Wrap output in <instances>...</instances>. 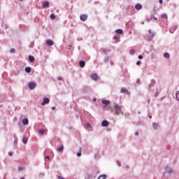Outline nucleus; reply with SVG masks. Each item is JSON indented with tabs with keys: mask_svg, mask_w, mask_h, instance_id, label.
Returning a JSON list of instances; mask_svg holds the SVG:
<instances>
[{
	"mask_svg": "<svg viewBox=\"0 0 179 179\" xmlns=\"http://www.w3.org/2000/svg\"><path fill=\"white\" fill-rule=\"evenodd\" d=\"M106 178H107V175H101L98 178V179H106Z\"/></svg>",
	"mask_w": 179,
	"mask_h": 179,
	"instance_id": "nucleus-19",
	"label": "nucleus"
},
{
	"mask_svg": "<svg viewBox=\"0 0 179 179\" xmlns=\"http://www.w3.org/2000/svg\"><path fill=\"white\" fill-rule=\"evenodd\" d=\"M80 20H82V22H86V20H87V15L86 14H83L80 15Z\"/></svg>",
	"mask_w": 179,
	"mask_h": 179,
	"instance_id": "nucleus-3",
	"label": "nucleus"
},
{
	"mask_svg": "<svg viewBox=\"0 0 179 179\" xmlns=\"http://www.w3.org/2000/svg\"><path fill=\"white\" fill-rule=\"evenodd\" d=\"M45 132V130H44V129H39V134H41V135H44Z\"/></svg>",
	"mask_w": 179,
	"mask_h": 179,
	"instance_id": "nucleus-24",
	"label": "nucleus"
},
{
	"mask_svg": "<svg viewBox=\"0 0 179 179\" xmlns=\"http://www.w3.org/2000/svg\"><path fill=\"white\" fill-rule=\"evenodd\" d=\"M148 32L150 33V34H151V36L150 38V40H152V38H153V37H155V32H152L150 29L148 30Z\"/></svg>",
	"mask_w": 179,
	"mask_h": 179,
	"instance_id": "nucleus-14",
	"label": "nucleus"
},
{
	"mask_svg": "<svg viewBox=\"0 0 179 179\" xmlns=\"http://www.w3.org/2000/svg\"><path fill=\"white\" fill-rule=\"evenodd\" d=\"M141 61H138V62H136V65H141Z\"/></svg>",
	"mask_w": 179,
	"mask_h": 179,
	"instance_id": "nucleus-38",
	"label": "nucleus"
},
{
	"mask_svg": "<svg viewBox=\"0 0 179 179\" xmlns=\"http://www.w3.org/2000/svg\"><path fill=\"white\" fill-rule=\"evenodd\" d=\"M176 99L179 101V91L176 92Z\"/></svg>",
	"mask_w": 179,
	"mask_h": 179,
	"instance_id": "nucleus-28",
	"label": "nucleus"
},
{
	"mask_svg": "<svg viewBox=\"0 0 179 179\" xmlns=\"http://www.w3.org/2000/svg\"><path fill=\"white\" fill-rule=\"evenodd\" d=\"M43 8H50V2L48 1H45L43 3Z\"/></svg>",
	"mask_w": 179,
	"mask_h": 179,
	"instance_id": "nucleus-9",
	"label": "nucleus"
},
{
	"mask_svg": "<svg viewBox=\"0 0 179 179\" xmlns=\"http://www.w3.org/2000/svg\"><path fill=\"white\" fill-rule=\"evenodd\" d=\"M20 179H24V177H22V178H20Z\"/></svg>",
	"mask_w": 179,
	"mask_h": 179,
	"instance_id": "nucleus-49",
	"label": "nucleus"
},
{
	"mask_svg": "<svg viewBox=\"0 0 179 179\" xmlns=\"http://www.w3.org/2000/svg\"><path fill=\"white\" fill-rule=\"evenodd\" d=\"M22 142L23 143H24V145H26V143H27V138L24 137L22 139Z\"/></svg>",
	"mask_w": 179,
	"mask_h": 179,
	"instance_id": "nucleus-27",
	"label": "nucleus"
},
{
	"mask_svg": "<svg viewBox=\"0 0 179 179\" xmlns=\"http://www.w3.org/2000/svg\"><path fill=\"white\" fill-rule=\"evenodd\" d=\"M141 8H142V4H141V3H137L135 6V8L136 9V10H141Z\"/></svg>",
	"mask_w": 179,
	"mask_h": 179,
	"instance_id": "nucleus-12",
	"label": "nucleus"
},
{
	"mask_svg": "<svg viewBox=\"0 0 179 179\" xmlns=\"http://www.w3.org/2000/svg\"><path fill=\"white\" fill-rule=\"evenodd\" d=\"M149 117H150V118H152V115H150Z\"/></svg>",
	"mask_w": 179,
	"mask_h": 179,
	"instance_id": "nucleus-51",
	"label": "nucleus"
},
{
	"mask_svg": "<svg viewBox=\"0 0 179 179\" xmlns=\"http://www.w3.org/2000/svg\"><path fill=\"white\" fill-rule=\"evenodd\" d=\"M159 3H163V0H159Z\"/></svg>",
	"mask_w": 179,
	"mask_h": 179,
	"instance_id": "nucleus-45",
	"label": "nucleus"
},
{
	"mask_svg": "<svg viewBox=\"0 0 179 179\" xmlns=\"http://www.w3.org/2000/svg\"><path fill=\"white\" fill-rule=\"evenodd\" d=\"M101 52L105 54V55H107V54H108L109 52H111V50L110 49H107V48H102V49H101Z\"/></svg>",
	"mask_w": 179,
	"mask_h": 179,
	"instance_id": "nucleus-5",
	"label": "nucleus"
},
{
	"mask_svg": "<svg viewBox=\"0 0 179 179\" xmlns=\"http://www.w3.org/2000/svg\"><path fill=\"white\" fill-rule=\"evenodd\" d=\"M85 127H86V128H91V127H92V125H91L90 123H87V124H85Z\"/></svg>",
	"mask_w": 179,
	"mask_h": 179,
	"instance_id": "nucleus-31",
	"label": "nucleus"
},
{
	"mask_svg": "<svg viewBox=\"0 0 179 179\" xmlns=\"http://www.w3.org/2000/svg\"><path fill=\"white\" fill-rule=\"evenodd\" d=\"M102 104L104 105V109L110 110L113 114H115V115H120V114L122 115V110L121 109V106L117 104V103L114 102L111 106H110V101L103 99L101 101Z\"/></svg>",
	"mask_w": 179,
	"mask_h": 179,
	"instance_id": "nucleus-1",
	"label": "nucleus"
},
{
	"mask_svg": "<svg viewBox=\"0 0 179 179\" xmlns=\"http://www.w3.org/2000/svg\"><path fill=\"white\" fill-rule=\"evenodd\" d=\"M115 31L117 34H122L123 33L122 29H117Z\"/></svg>",
	"mask_w": 179,
	"mask_h": 179,
	"instance_id": "nucleus-25",
	"label": "nucleus"
},
{
	"mask_svg": "<svg viewBox=\"0 0 179 179\" xmlns=\"http://www.w3.org/2000/svg\"><path fill=\"white\" fill-rule=\"evenodd\" d=\"M28 59L29 62H34V57L32 55L29 56Z\"/></svg>",
	"mask_w": 179,
	"mask_h": 179,
	"instance_id": "nucleus-17",
	"label": "nucleus"
},
{
	"mask_svg": "<svg viewBox=\"0 0 179 179\" xmlns=\"http://www.w3.org/2000/svg\"><path fill=\"white\" fill-rule=\"evenodd\" d=\"M129 53H130V54H134V53H135V50H130Z\"/></svg>",
	"mask_w": 179,
	"mask_h": 179,
	"instance_id": "nucleus-33",
	"label": "nucleus"
},
{
	"mask_svg": "<svg viewBox=\"0 0 179 179\" xmlns=\"http://www.w3.org/2000/svg\"><path fill=\"white\" fill-rule=\"evenodd\" d=\"M18 170H19V171H22V170H24V167H23V166H19V167H18Z\"/></svg>",
	"mask_w": 179,
	"mask_h": 179,
	"instance_id": "nucleus-32",
	"label": "nucleus"
},
{
	"mask_svg": "<svg viewBox=\"0 0 179 179\" xmlns=\"http://www.w3.org/2000/svg\"><path fill=\"white\" fill-rule=\"evenodd\" d=\"M13 154L12 152H8V156H10H10H13Z\"/></svg>",
	"mask_w": 179,
	"mask_h": 179,
	"instance_id": "nucleus-41",
	"label": "nucleus"
},
{
	"mask_svg": "<svg viewBox=\"0 0 179 179\" xmlns=\"http://www.w3.org/2000/svg\"><path fill=\"white\" fill-rule=\"evenodd\" d=\"M22 124H23V125H28L29 124V119L24 118L22 120Z\"/></svg>",
	"mask_w": 179,
	"mask_h": 179,
	"instance_id": "nucleus-11",
	"label": "nucleus"
},
{
	"mask_svg": "<svg viewBox=\"0 0 179 179\" xmlns=\"http://www.w3.org/2000/svg\"><path fill=\"white\" fill-rule=\"evenodd\" d=\"M167 173H169V174H170V173H173V169H171V168H170V167H166V171L164 173V176H166V174H167Z\"/></svg>",
	"mask_w": 179,
	"mask_h": 179,
	"instance_id": "nucleus-6",
	"label": "nucleus"
},
{
	"mask_svg": "<svg viewBox=\"0 0 179 179\" xmlns=\"http://www.w3.org/2000/svg\"><path fill=\"white\" fill-rule=\"evenodd\" d=\"M10 52H11V53L15 52V48H12V49L10 50Z\"/></svg>",
	"mask_w": 179,
	"mask_h": 179,
	"instance_id": "nucleus-35",
	"label": "nucleus"
},
{
	"mask_svg": "<svg viewBox=\"0 0 179 179\" xmlns=\"http://www.w3.org/2000/svg\"><path fill=\"white\" fill-rule=\"evenodd\" d=\"M108 61H110V56H106L104 59V62L106 64H107V62H108Z\"/></svg>",
	"mask_w": 179,
	"mask_h": 179,
	"instance_id": "nucleus-21",
	"label": "nucleus"
},
{
	"mask_svg": "<svg viewBox=\"0 0 179 179\" xmlns=\"http://www.w3.org/2000/svg\"><path fill=\"white\" fill-rule=\"evenodd\" d=\"M137 83H141V80L140 79H137Z\"/></svg>",
	"mask_w": 179,
	"mask_h": 179,
	"instance_id": "nucleus-43",
	"label": "nucleus"
},
{
	"mask_svg": "<svg viewBox=\"0 0 179 179\" xmlns=\"http://www.w3.org/2000/svg\"><path fill=\"white\" fill-rule=\"evenodd\" d=\"M46 44L47 45H50V46L54 45V41H52V40L51 39H48L46 41Z\"/></svg>",
	"mask_w": 179,
	"mask_h": 179,
	"instance_id": "nucleus-7",
	"label": "nucleus"
},
{
	"mask_svg": "<svg viewBox=\"0 0 179 179\" xmlns=\"http://www.w3.org/2000/svg\"><path fill=\"white\" fill-rule=\"evenodd\" d=\"M50 19H52V20H54L55 19V14H51L50 15Z\"/></svg>",
	"mask_w": 179,
	"mask_h": 179,
	"instance_id": "nucleus-30",
	"label": "nucleus"
},
{
	"mask_svg": "<svg viewBox=\"0 0 179 179\" xmlns=\"http://www.w3.org/2000/svg\"><path fill=\"white\" fill-rule=\"evenodd\" d=\"M57 80H62V77H61V76L58 77V78H57Z\"/></svg>",
	"mask_w": 179,
	"mask_h": 179,
	"instance_id": "nucleus-39",
	"label": "nucleus"
},
{
	"mask_svg": "<svg viewBox=\"0 0 179 179\" xmlns=\"http://www.w3.org/2000/svg\"><path fill=\"white\" fill-rule=\"evenodd\" d=\"M77 156H78V157H80V156H82V148L81 147L79 148V152H77Z\"/></svg>",
	"mask_w": 179,
	"mask_h": 179,
	"instance_id": "nucleus-16",
	"label": "nucleus"
},
{
	"mask_svg": "<svg viewBox=\"0 0 179 179\" xmlns=\"http://www.w3.org/2000/svg\"><path fill=\"white\" fill-rule=\"evenodd\" d=\"M155 80H151V83L149 85V89L150 90L152 89V87H153L154 85H155Z\"/></svg>",
	"mask_w": 179,
	"mask_h": 179,
	"instance_id": "nucleus-13",
	"label": "nucleus"
},
{
	"mask_svg": "<svg viewBox=\"0 0 179 179\" xmlns=\"http://www.w3.org/2000/svg\"><path fill=\"white\" fill-rule=\"evenodd\" d=\"M96 99H94V101H96Z\"/></svg>",
	"mask_w": 179,
	"mask_h": 179,
	"instance_id": "nucleus-50",
	"label": "nucleus"
},
{
	"mask_svg": "<svg viewBox=\"0 0 179 179\" xmlns=\"http://www.w3.org/2000/svg\"><path fill=\"white\" fill-rule=\"evenodd\" d=\"M58 179H65V178H62V176H58Z\"/></svg>",
	"mask_w": 179,
	"mask_h": 179,
	"instance_id": "nucleus-42",
	"label": "nucleus"
},
{
	"mask_svg": "<svg viewBox=\"0 0 179 179\" xmlns=\"http://www.w3.org/2000/svg\"><path fill=\"white\" fill-rule=\"evenodd\" d=\"M91 78L93 79V80H97L99 79V76L96 73H93L91 75Z\"/></svg>",
	"mask_w": 179,
	"mask_h": 179,
	"instance_id": "nucleus-8",
	"label": "nucleus"
},
{
	"mask_svg": "<svg viewBox=\"0 0 179 179\" xmlns=\"http://www.w3.org/2000/svg\"><path fill=\"white\" fill-rule=\"evenodd\" d=\"M135 135H136V136H138V135H139V132L136 131V132L135 133Z\"/></svg>",
	"mask_w": 179,
	"mask_h": 179,
	"instance_id": "nucleus-40",
	"label": "nucleus"
},
{
	"mask_svg": "<svg viewBox=\"0 0 179 179\" xmlns=\"http://www.w3.org/2000/svg\"><path fill=\"white\" fill-rule=\"evenodd\" d=\"M118 37L117 36H113V40H117Z\"/></svg>",
	"mask_w": 179,
	"mask_h": 179,
	"instance_id": "nucleus-37",
	"label": "nucleus"
},
{
	"mask_svg": "<svg viewBox=\"0 0 179 179\" xmlns=\"http://www.w3.org/2000/svg\"><path fill=\"white\" fill-rule=\"evenodd\" d=\"M159 127V124H157V123H152V128H154V129H157Z\"/></svg>",
	"mask_w": 179,
	"mask_h": 179,
	"instance_id": "nucleus-20",
	"label": "nucleus"
},
{
	"mask_svg": "<svg viewBox=\"0 0 179 179\" xmlns=\"http://www.w3.org/2000/svg\"><path fill=\"white\" fill-rule=\"evenodd\" d=\"M45 159H47L48 160H50V156H46Z\"/></svg>",
	"mask_w": 179,
	"mask_h": 179,
	"instance_id": "nucleus-44",
	"label": "nucleus"
},
{
	"mask_svg": "<svg viewBox=\"0 0 179 179\" xmlns=\"http://www.w3.org/2000/svg\"><path fill=\"white\" fill-rule=\"evenodd\" d=\"M79 65H80V68H85V65H86V63L85 62V61L81 60L79 62Z\"/></svg>",
	"mask_w": 179,
	"mask_h": 179,
	"instance_id": "nucleus-10",
	"label": "nucleus"
},
{
	"mask_svg": "<svg viewBox=\"0 0 179 179\" xmlns=\"http://www.w3.org/2000/svg\"><path fill=\"white\" fill-rule=\"evenodd\" d=\"M164 57V58H170V54H169V52H165Z\"/></svg>",
	"mask_w": 179,
	"mask_h": 179,
	"instance_id": "nucleus-23",
	"label": "nucleus"
},
{
	"mask_svg": "<svg viewBox=\"0 0 179 179\" xmlns=\"http://www.w3.org/2000/svg\"><path fill=\"white\" fill-rule=\"evenodd\" d=\"M28 87L30 89V90H33L36 89V87H37V83H28Z\"/></svg>",
	"mask_w": 179,
	"mask_h": 179,
	"instance_id": "nucleus-2",
	"label": "nucleus"
},
{
	"mask_svg": "<svg viewBox=\"0 0 179 179\" xmlns=\"http://www.w3.org/2000/svg\"><path fill=\"white\" fill-rule=\"evenodd\" d=\"M121 92L122 93H128V90H127L125 88H122L121 89Z\"/></svg>",
	"mask_w": 179,
	"mask_h": 179,
	"instance_id": "nucleus-26",
	"label": "nucleus"
},
{
	"mask_svg": "<svg viewBox=\"0 0 179 179\" xmlns=\"http://www.w3.org/2000/svg\"><path fill=\"white\" fill-rule=\"evenodd\" d=\"M102 127H108V121L107 120H103L102 122Z\"/></svg>",
	"mask_w": 179,
	"mask_h": 179,
	"instance_id": "nucleus-15",
	"label": "nucleus"
},
{
	"mask_svg": "<svg viewBox=\"0 0 179 179\" xmlns=\"http://www.w3.org/2000/svg\"><path fill=\"white\" fill-rule=\"evenodd\" d=\"M50 103V99L44 98L43 102L41 103V106H45V104Z\"/></svg>",
	"mask_w": 179,
	"mask_h": 179,
	"instance_id": "nucleus-4",
	"label": "nucleus"
},
{
	"mask_svg": "<svg viewBox=\"0 0 179 179\" xmlns=\"http://www.w3.org/2000/svg\"><path fill=\"white\" fill-rule=\"evenodd\" d=\"M152 19H153V22L157 21V18H156V17H152Z\"/></svg>",
	"mask_w": 179,
	"mask_h": 179,
	"instance_id": "nucleus-36",
	"label": "nucleus"
},
{
	"mask_svg": "<svg viewBox=\"0 0 179 179\" xmlns=\"http://www.w3.org/2000/svg\"><path fill=\"white\" fill-rule=\"evenodd\" d=\"M58 152H63L64 151V145H61L57 148Z\"/></svg>",
	"mask_w": 179,
	"mask_h": 179,
	"instance_id": "nucleus-22",
	"label": "nucleus"
},
{
	"mask_svg": "<svg viewBox=\"0 0 179 179\" xmlns=\"http://www.w3.org/2000/svg\"><path fill=\"white\" fill-rule=\"evenodd\" d=\"M25 72H27V73H30V72H31V67H26L25 68Z\"/></svg>",
	"mask_w": 179,
	"mask_h": 179,
	"instance_id": "nucleus-18",
	"label": "nucleus"
},
{
	"mask_svg": "<svg viewBox=\"0 0 179 179\" xmlns=\"http://www.w3.org/2000/svg\"><path fill=\"white\" fill-rule=\"evenodd\" d=\"M52 110H55V106L52 107Z\"/></svg>",
	"mask_w": 179,
	"mask_h": 179,
	"instance_id": "nucleus-47",
	"label": "nucleus"
},
{
	"mask_svg": "<svg viewBox=\"0 0 179 179\" xmlns=\"http://www.w3.org/2000/svg\"><path fill=\"white\" fill-rule=\"evenodd\" d=\"M18 1H20V2H23V0H18Z\"/></svg>",
	"mask_w": 179,
	"mask_h": 179,
	"instance_id": "nucleus-48",
	"label": "nucleus"
},
{
	"mask_svg": "<svg viewBox=\"0 0 179 179\" xmlns=\"http://www.w3.org/2000/svg\"><path fill=\"white\" fill-rule=\"evenodd\" d=\"M138 59H143V56H142L141 55H138Z\"/></svg>",
	"mask_w": 179,
	"mask_h": 179,
	"instance_id": "nucleus-34",
	"label": "nucleus"
},
{
	"mask_svg": "<svg viewBox=\"0 0 179 179\" xmlns=\"http://www.w3.org/2000/svg\"><path fill=\"white\" fill-rule=\"evenodd\" d=\"M118 166H121V164H120V162L117 161Z\"/></svg>",
	"mask_w": 179,
	"mask_h": 179,
	"instance_id": "nucleus-46",
	"label": "nucleus"
},
{
	"mask_svg": "<svg viewBox=\"0 0 179 179\" xmlns=\"http://www.w3.org/2000/svg\"><path fill=\"white\" fill-rule=\"evenodd\" d=\"M161 17H162V19H167V15L166 14H162L161 15Z\"/></svg>",
	"mask_w": 179,
	"mask_h": 179,
	"instance_id": "nucleus-29",
	"label": "nucleus"
}]
</instances>
